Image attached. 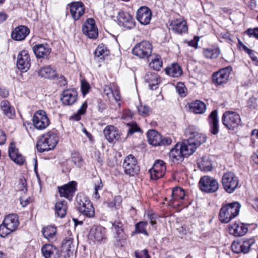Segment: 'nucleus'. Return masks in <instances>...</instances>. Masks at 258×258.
Listing matches in <instances>:
<instances>
[{"label":"nucleus","instance_id":"1","mask_svg":"<svg viewBox=\"0 0 258 258\" xmlns=\"http://www.w3.org/2000/svg\"><path fill=\"white\" fill-rule=\"evenodd\" d=\"M58 142V137L54 131H49L40 137L36 147L40 152L51 150L56 146Z\"/></svg>","mask_w":258,"mask_h":258},{"label":"nucleus","instance_id":"2","mask_svg":"<svg viewBox=\"0 0 258 258\" xmlns=\"http://www.w3.org/2000/svg\"><path fill=\"white\" fill-rule=\"evenodd\" d=\"M240 208V205L236 202L225 205L220 209L219 220L222 223H228L238 215Z\"/></svg>","mask_w":258,"mask_h":258},{"label":"nucleus","instance_id":"3","mask_svg":"<svg viewBox=\"0 0 258 258\" xmlns=\"http://www.w3.org/2000/svg\"><path fill=\"white\" fill-rule=\"evenodd\" d=\"M19 225L18 217L16 214L7 216L0 225V236L5 237L15 231Z\"/></svg>","mask_w":258,"mask_h":258},{"label":"nucleus","instance_id":"4","mask_svg":"<svg viewBox=\"0 0 258 258\" xmlns=\"http://www.w3.org/2000/svg\"><path fill=\"white\" fill-rule=\"evenodd\" d=\"M76 202L79 211L88 217L94 216V209L88 197L83 193L77 195Z\"/></svg>","mask_w":258,"mask_h":258},{"label":"nucleus","instance_id":"5","mask_svg":"<svg viewBox=\"0 0 258 258\" xmlns=\"http://www.w3.org/2000/svg\"><path fill=\"white\" fill-rule=\"evenodd\" d=\"M222 122L223 125L230 130H235L241 125V117L235 111H227L222 115Z\"/></svg>","mask_w":258,"mask_h":258},{"label":"nucleus","instance_id":"6","mask_svg":"<svg viewBox=\"0 0 258 258\" xmlns=\"http://www.w3.org/2000/svg\"><path fill=\"white\" fill-rule=\"evenodd\" d=\"M222 184L225 190L229 194H231L238 186V178L234 173L227 172L222 176Z\"/></svg>","mask_w":258,"mask_h":258},{"label":"nucleus","instance_id":"7","mask_svg":"<svg viewBox=\"0 0 258 258\" xmlns=\"http://www.w3.org/2000/svg\"><path fill=\"white\" fill-rule=\"evenodd\" d=\"M147 136L148 143L154 146L169 145L172 142L170 138L168 137L163 138L154 130L149 131L147 134Z\"/></svg>","mask_w":258,"mask_h":258},{"label":"nucleus","instance_id":"8","mask_svg":"<svg viewBox=\"0 0 258 258\" xmlns=\"http://www.w3.org/2000/svg\"><path fill=\"white\" fill-rule=\"evenodd\" d=\"M200 189L205 192L212 193L216 191L219 188L218 181L210 176H205L199 181Z\"/></svg>","mask_w":258,"mask_h":258},{"label":"nucleus","instance_id":"9","mask_svg":"<svg viewBox=\"0 0 258 258\" xmlns=\"http://www.w3.org/2000/svg\"><path fill=\"white\" fill-rule=\"evenodd\" d=\"M33 123L36 128L43 130L50 124V120L45 111L42 110L37 111L33 117Z\"/></svg>","mask_w":258,"mask_h":258},{"label":"nucleus","instance_id":"10","mask_svg":"<svg viewBox=\"0 0 258 258\" xmlns=\"http://www.w3.org/2000/svg\"><path fill=\"white\" fill-rule=\"evenodd\" d=\"M152 50V44L148 41H144L137 44L133 49L132 53L141 58L150 56Z\"/></svg>","mask_w":258,"mask_h":258},{"label":"nucleus","instance_id":"11","mask_svg":"<svg viewBox=\"0 0 258 258\" xmlns=\"http://www.w3.org/2000/svg\"><path fill=\"white\" fill-rule=\"evenodd\" d=\"M125 174L130 176L137 174L140 171V167L137 164L136 159L132 155H129L124 160L122 164Z\"/></svg>","mask_w":258,"mask_h":258},{"label":"nucleus","instance_id":"12","mask_svg":"<svg viewBox=\"0 0 258 258\" xmlns=\"http://www.w3.org/2000/svg\"><path fill=\"white\" fill-rule=\"evenodd\" d=\"M185 134L189 136L188 139L191 140L193 144L196 145L197 148L205 143L207 140L206 136L199 133L198 128L194 126H189L185 131Z\"/></svg>","mask_w":258,"mask_h":258},{"label":"nucleus","instance_id":"13","mask_svg":"<svg viewBox=\"0 0 258 258\" xmlns=\"http://www.w3.org/2000/svg\"><path fill=\"white\" fill-rule=\"evenodd\" d=\"M118 25L123 28L131 30L135 27L136 22L133 17L128 13L120 12L117 16Z\"/></svg>","mask_w":258,"mask_h":258},{"label":"nucleus","instance_id":"14","mask_svg":"<svg viewBox=\"0 0 258 258\" xmlns=\"http://www.w3.org/2000/svg\"><path fill=\"white\" fill-rule=\"evenodd\" d=\"M231 71L232 68L228 66L213 73L212 75L213 83L218 85L226 84Z\"/></svg>","mask_w":258,"mask_h":258},{"label":"nucleus","instance_id":"15","mask_svg":"<svg viewBox=\"0 0 258 258\" xmlns=\"http://www.w3.org/2000/svg\"><path fill=\"white\" fill-rule=\"evenodd\" d=\"M166 166L162 160H157L153 165V167L149 170L151 178L157 180L164 176L166 171Z\"/></svg>","mask_w":258,"mask_h":258},{"label":"nucleus","instance_id":"16","mask_svg":"<svg viewBox=\"0 0 258 258\" xmlns=\"http://www.w3.org/2000/svg\"><path fill=\"white\" fill-rule=\"evenodd\" d=\"M17 68L22 72H25L30 67V58L27 50H23L18 55Z\"/></svg>","mask_w":258,"mask_h":258},{"label":"nucleus","instance_id":"17","mask_svg":"<svg viewBox=\"0 0 258 258\" xmlns=\"http://www.w3.org/2000/svg\"><path fill=\"white\" fill-rule=\"evenodd\" d=\"M255 243L254 238L245 239L243 240L242 243H232L231 245L233 251L235 253L239 252L243 253H247L249 252L250 248L252 244Z\"/></svg>","mask_w":258,"mask_h":258},{"label":"nucleus","instance_id":"18","mask_svg":"<svg viewBox=\"0 0 258 258\" xmlns=\"http://www.w3.org/2000/svg\"><path fill=\"white\" fill-rule=\"evenodd\" d=\"M151 11L147 7H141L137 12L136 18L142 25H146L149 24L151 21Z\"/></svg>","mask_w":258,"mask_h":258},{"label":"nucleus","instance_id":"19","mask_svg":"<svg viewBox=\"0 0 258 258\" xmlns=\"http://www.w3.org/2000/svg\"><path fill=\"white\" fill-rule=\"evenodd\" d=\"M169 29L175 33L182 34L187 31V26L185 21L181 19H176L171 21Z\"/></svg>","mask_w":258,"mask_h":258},{"label":"nucleus","instance_id":"20","mask_svg":"<svg viewBox=\"0 0 258 258\" xmlns=\"http://www.w3.org/2000/svg\"><path fill=\"white\" fill-rule=\"evenodd\" d=\"M76 186L77 182L73 181L68 184L59 187L58 191L60 196L71 200L76 190Z\"/></svg>","mask_w":258,"mask_h":258},{"label":"nucleus","instance_id":"21","mask_svg":"<svg viewBox=\"0 0 258 258\" xmlns=\"http://www.w3.org/2000/svg\"><path fill=\"white\" fill-rule=\"evenodd\" d=\"M78 93L74 89L64 90L61 94V100L63 104L67 105L73 104L77 100Z\"/></svg>","mask_w":258,"mask_h":258},{"label":"nucleus","instance_id":"22","mask_svg":"<svg viewBox=\"0 0 258 258\" xmlns=\"http://www.w3.org/2000/svg\"><path fill=\"white\" fill-rule=\"evenodd\" d=\"M33 50L37 58H47L49 55L51 49L49 47L48 44L45 43L34 45L33 47Z\"/></svg>","mask_w":258,"mask_h":258},{"label":"nucleus","instance_id":"23","mask_svg":"<svg viewBox=\"0 0 258 258\" xmlns=\"http://www.w3.org/2000/svg\"><path fill=\"white\" fill-rule=\"evenodd\" d=\"M228 230L230 234L234 236H242L247 233L248 228L243 223H235L229 226Z\"/></svg>","mask_w":258,"mask_h":258},{"label":"nucleus","instance_id":"24","mask_svg":"<svg viewBox=\"0 0 258 258\" xmlns=\"http://www.w3.org/2000/svg\"><path fill=\"white\" fill-rule=\"evenodd\" d=\"M105 228L100 225H94L90 230L89 236L91 239L100 241L105 237Z\"/></svg>","mask_w":258,"mask_h":258},{"label":"nucleus","instance_id":"25","mask_svg":"<svg viewBox=\"0 0 258 258\" xmlns=\"http://www.w3.org/2000/svg\"><path fill=\"white\" fill-rule=\"evenodd\" d=\"M70 11L75 20H78L84 13V6L82 2H73L70 4Z\"/></svg>","mask_w":258,"mask_h":258},{"label":"nucleus","instance_id":"26","mask_svg":"<svg viewBox=\"0 0 258 258\" xmlns=\"http://www.w3.org/2000/svg\"><path fill=\"white\" fill-rule=\"evenodd\" d=\"M30 30L25 26L20 25L17 27L12 32V38L17 41H21L25 39L29 34Z\"/></svg>","mask_w":258,"mask_h":258},{"label":"nucleus","instance_id":"27","mask_svg":"<svg viewBox=\"0 0 258 258\" xmlns=\"http://www.w3.org/2000/svg\"><path fill=\"white\" fill-rule=\"evenodd\" d=\"M41 251L45 258H59L60 253L58 249L52 244H45L41 248Z\"/></svg>","mask_w":258,"mask_h":258},{"label":"nucleus","instance_id":"28","mask_svg":"<svg viewBox=\"0 0 258 258\" xmlns=\"http://www.w3.org/2000/svg\"><path fill=\"white\" fill-rule=\"evenodd\" d=\"M39 76L48 79H53L57 77L56 69L51 66H46L38 70Z\"/></svg>","mask_w":258,"mask_h":258},{"label":"nucleus","instance_id":"29","mask_svg":"<svg viewBox=\"0 0 258 258\" xmlns=\"http://www.w3.org/2000/svg\"><path fill=\"white\" fill-rule=\"evenodd\" d=\"M103 133L106 139L109 143L117 141L120 137L118 131L113 125L106 126L104 129Z\"/></svg>","mask_w":258,"mask_h":258},{"label":"nucleus","instance_id":"30","mask_svg":"<svg viewBox=\"0 0 258 258\" xmlns=\"http://www.w3.org/2000/svg\"><path fill=\"white\" fill-rule=\"evenodd\" d=\"M1 108L3 114L8 118L13 119L15 117V110L7 100H3L1 102Z\"/></svg>","mask_w":258,"mask_h":258},{"label":"nucleus","instance_id":"31","mask_svg":"<svg viewBox=\"0 0 258 258\" xmlns=\"http://www.w3.org/2000/svg\"><path fill=\"white\" fill-rule=\"evenodd\" d=\"M185 157L180 148V145L176 144L174 148L170 150L169 158L173 162H181Z\"/></svg>","mask_w":258,"mask_h":258},{"label":"nucleus","instance_id":"32","mask_svg":"<svg viewBox=\"0 0 258 258\" xmlns=\"http://www.w3.org/2000/svg\"><path fill=\"white\" fill-rule=\"evenodd\" d=\"M144 80L148 84L150 89L153 90L156 89V86L159 84L158 76L154 72H147L145 77Z\"/></svg>","mask_w":258,"mask_h":258},{"label":"nucleus","instance_id":"33","mask_svg":"<svg viewBox=\"0 0 258 258\" xmlns=\"http://www.w3.org/2000/svg\"><path fill=\"white\" fill-rule=\"evenodd\" d=\"M192 142L191 140L187 139L184 140L181 145H180V148L182 149V152L185 157L192 154L197 149L196 145H195Z\"/></svg>","mask_w":258,"mask_h":258},{"label":"nucleus","instance_id":"34","mask_svg":"<svg viewBox=\"0 0 258 258\" xmlns=\"http://www.w3.org/2000/svg\"><path fill=\"white\" fill-rule=\"evenodd\" d=\"M103 89L104 94L108 99L114 98L116 102L120 100L119 92L116 87L105 85Z\"/></svg>","mask_w":258,"mask_h":258},{"label":"nucleus","instance_id":"35","mask_svg":"<svg viewBox=\"0 0 258 258\" xmlns=\"http://www.w3.org/2000/svg\"><path fill=\"white\" fill-rule=\"evenodd\" d=\"M9 155L10 158L16 163L21 165L24 162V158L22 155L18 153V150L13 147V143L9 149Z\"/></svg>","mask_w":258,"mask_h":258},{"label":"nucleus","instance_id":"36","mask_svg":"<svg viewBox=\"0 0 258 258\" xmlns=\"http://www.w3.org/2000/svg\"><path fill=\"white\" fill-rule=\"evenodd\" d=\"M209 122L211 126V132L213 135H217L219 132L217 111L213 110L209 116Z\"/></svg>","mask_w":258,"mask_h":258},{"label":"nucleus","instance_id":"37","mask_svg":"<svg viewBox=\"0 0 258 258\" xmlns=\"http://www.w3.org/2000/svg\"><path fill=\"white\" fill-rule=\"evenodd\" d=\"M67 202L65 200L59 201L55 205V213L58 217L63 218L67 213Z\"/></svg>","mask_w":258,"mask_h":258},{"label":"nucleus","instance_id":"38","mask_svg":"<svg viewBox=\"0 0 258 258\" xmlns=\"http://www.w3.org/2000/svg\"><path fill=\"white\" fill-rule=\"evenodd\" d=\"M166 73L172 77H180L182 73V71L180 66L176 63H174L168 66L165 69Z\"/></svg>","mask_w":258,"mask_h":258},{"label":"nucleus","instance_id":"39","mask_svg":"<svg viewBox=\"0 0 258 258\" xmlns=\"http://www.w3.org/2000/svg\"><path fill=\"white\" fill-rule=\"evenodd\" d=\"M42 233L45 238L50 242L56 240V229L54 226H48L43 228Z\"/></svg>","mask_w":258,"mask_h":258},{"label":"nucleus","instance_id":"40","mask_svg":"<svg viewBox=\"0 0 258 258\" xmlns=\"http://www.w3.org/2000/svg\"><path fill=\"white\" fill-rule=\"evenodd\" d=\"M198 165L199 168L204 171H210L212 170V164L211 160L208 157H203L198 160Z\"/></svg>","mask_w":258,"mask_h":258},{"label":"nucleus","instance_id":"41","mask_svg":"<svg viewBox=\"0 0 258 258\" xmlns=\"http://www.w3.org/2000/svg\"><path fill=\"white\" fill-rule=\"evenodd\" d=\"M189 108L191 111L198 114L203 113L206 110L205 104L199 100L190 103Z\"/></svg>","mask_w":258,"mask_h":258},{"label":"nucleus","instance_id":"42","mask_svg":"<svg viewBox=\"0 0 258 258\" xmlns=\"http://www.w3.org/2000/svg\"><path fill=\"white\" fill-rule=\"evenodd\" d=\"M109 50L105 45L101 44L98 46L94 52L95 57L103 59L109 54Z\"/></svg>","mask_w":258,"mask_h":258},{"label":"nucleus","instance_id":"43","mask_svg":"<svg viewBox=\"0 0 258 258\" xmlns=\"http://www.w3.org/2000/svg\"><path fill=\"white\" fill-rule=\"evenodd\" d=\"M62 247L64 250L67 252H72L75 250V245L74 243V239L72 237H68L63 240Z\"/></svg>","mask_w":258,"mask_h":258},{"label":"nucleus","instance_id":"44","mask_svg":"<svg viewBox=\"0 0 258 258\" xmlns=\"http://www.w3.org/2000/svg\"><path fill=\"white\" fill-rule=\"evenodd\" d=\"M171 195L173 201L182 200L185 196V192L181 188L175 187L172 189Z\"/></svg>","mask_w":258,"mask_h":258},{"label":"nucleus","instance_id":"45","mask_svg":"<svg viewBox=\"0 0 258 258\" xmlns=\"http://www.w3.org/2000/svg\"><path fill=\"white\" fill-rule=\"evenodd\" d=\"M149 66L151 68L159 71L162 67V61L161 57L159 55H156L154 58L151 59L149 63Z\"/></svg>","mask_w":258,"mask_h":258},{"label":"nucleus","instance_id":"46","mask_svg":"<svg viewBox=\"0 0 258 258\" xmlns=\"http://www.w3.org/2000/svg\"><path fill=\"white\" fill-rule=\"evenodd\" d=\"M112 230L115 232L116 234L119 236L123 233V224L119 220H115L111 222Z\"/></svg>","mask_w":258,"mask_h":258},{"label":"nucleus","instance_id":"47","mask_svg":"<svg viewBox=\"0 0 258 258\" xmlns=\"http://www.w3.org/2000/svg\"><path fill=\"white\" fill-rule=\"evenodd\" d=\"M220 52V50L218 48L207 49L204 50V54L208 58H215L219 56Z\"/></svg>","mask_w":258,"mask_h":258},{"label":"nucleus","instance_id":"48","mask_svg":"<svg viewBox=\"0 0 258 258\" xmlns=\"http://www.w3.org/2000/svg\"><path fill=\"white\" fill-rule=\"evenodd\" d=\"M96 28L95 22L93 19H88L82 27L83 33H88L92 29Z\"/></svg>","mask_w":258,"mask_h":258},{"label":"nucleus","instance_id":"49","mask_svg":"<svg viewBox=\"0 0 258 258\" xmlns=\"http://www.w3.org/2000/svg\"><path fill=\"white\" fill-rule=\"evenodd\" d=\"M103 188V184L101 179L100 178H97L96 179L94 185V192L93 197L94 199L98 200L100 198L99 190H102Z\"/></svg>","mask_w":258,"mask_h":258},{"label":"nucleus","instance_id":"50","mask_svg":"<svg viewBox=\"0 0 258 258\" xmlns=\"http://www.w3.org/2000/svg\"><path fill=\"white\" fill-rule=\"evenodd\" d=\"M147 224V222L145 221H141L137 223L135 225L136 232L138 233H143L146 235H148V233L146 230Z\"/></svg>","mask_w":258,"mask_h":258},{"label":"nucleus","instance_id":"51","mask_svg":"<svg viewBox=\"0 0 258 258\" xmlns=\"http://www.w3.org/2000/svg\"><path fill=\"white\" fill-rule=\"evenodd\" d=\"M176 89L180 96L184 97L186 95L187 89L183 83L181 82L178 83Z\"/></svg>","mask_w":258,"mask_h":258},{"label":"nucleus","instance_id":"52","mask_svg":"<svg viewBox=\"0 0 258 258\" xmlns=\"http://www.w3.org/2000/svg\"><path fill=\"white\" fill-rule=\"evenodd\" d=\"M72 160L73 163L78 167L81 166L83 160L82 157L77 153H74L72 155Z\"/></svg>","mask_w":258,"mask_h":258},{"label":"nucleus","instance_id":"53","mask_svg":"<svg viewBox=\"0 0 258 258\" xmlns=\"http://www.w3.org/2000/svg\"><path fill=\"white\" fill-rule=\"evenodd\" d=\"M121 198L120 197H115L112 201L107 203L108 206L110 208H118L120 206Z\"/></svg>","mask_w":258,"mask_h":258},{"label":"nucleus","instance_id":"54","mask_svg":"<svg viewBox=\"0 0 258 258\" xmlns=\"http://www.w3.org/2000/svg\"><path fill=\"white\" fill-rule=\"evenodd\" d=\"M127 125L128 126L127 131L128 135H132L135 132H139L140 131V128L136 123H128Z\"/></svg>","mask_w":258,"mask_h":258},{"label":"nucleus","instance_id":"55","mask_svg":"<svg viewBox=\"0 0 258 258\" xmlns=\"http://www.w3.org/2000/svg\"><path fill=\"white\" fill-rule=\"evenodd\" d=\"M139 113L141 115H147L150 110V108L147 105H141L138 107Z\"/></svg>","mask_w":258,"mask_h":258},{"label":"nucleus","instance_id":"56","mask_svg":"<svg viewBox=\"0 0 258 258\" xmlns=\"http://www.w3.org/2000/svg\"><path fill=\"white\" fill-rule=\"evenodd\" d=\"M239 43L241 44L243 50L249 54V55L250 57V58L253 60H256V59H257V57L254 55V54L253 53V51L252 50H251V49H249L248 48H247L245 45H244V44H242L241 42H239Z\"/></svg>","mask_w":258,"mask_h":258},{"label":"nucleus","instance_id":"57","mask_svg":"<svg viewBox=\"0 0 258 258\" xmlns=\"http://www.w3.org/2000/svg\"><path fill=\"white\" fill-rule=\"evenodd\" d=\"M135 255L136 258H150L146 249L143 250L140 252H136Z\"/></svg>","mask_w":258,"mask_h":258},{"label":"nucleus","instance_id":"58","mask_svg":"<svg viewBox=\"0 0 258 258\" xmlns=\"http://www.w3.org/2000/svg\"><path fill=\"white\" fill-rule=\"evenodd\" d=\"M83 33L87 35L89 38L93 39L96 38L98 35V29H97L96 27L94 29H92L88 33Z\"/></svg>","mask_w":258,"mask_h":258},{"label":"nucleus","instance_id":"59","mask_svg":"<svg viewBox=\"0 0 258 258\" xmlns=\"http://www.w3.org/2000/svg\"><path fill=\"white\" fill-rule=\"evenodd\" d=\"M246 33L249 36H253L256 38L258 39V27L254 29H248L246 31Z\"/></svg>","mask_w":258,"mask_h":258},{"label":"nucleus","instance_id":"60","mask_svg":"<svg viewBox=\"0 0 258 258\" xmlns=\"http://www.w3.org/2000/svg\"><path fill=\"white\" fill-rule=\"evenodd\" d=\"M90 86L89 84L86 81H82L81 82V90L84 95L88 92Z\"/></svg>","mask_w":258,"mask_h":258},{"label":"nucleus","instance_id":"61","mask_svg":"<svg viewBox=\"0 0 258 258\" xmlns=\"http://www.w3.org/2000/svg\"><path fill=\"white\" fill-rule=\"evenodd\" d=\"M18 189L25 192L27 191L26 181L25 179H21L18 184Z\"/></svg>","mask_w":258,"mask_h":258},{"label":"nucleus","instance_id":"62","mask_svg":"<svg viewBox=\"0 0 258 258\" xmlns=\"http://www.w3.org/2000/svg\"><path fill=\"white\" fill-rule=\"evenodd\" d=\"M247 106L250 108H255L257 106L256 98L254 97H250L247 101Z\"/></svg>","mask_w":258,"mask_h":258},{"label":"nucleus","instance_id":"63","mask_svg":"<svg viewBox=\"0 0 258 258\" xmlns=\"http://www.w3.org/2000/svg\"><path fill=\"white\" fill-rule=\"evenodd\" d=\"M87 103L86 102H84L81 105L80 109L78 110V114L79 115H82L84 114L87 108Z\"/></svg>","mask_w":258,"mask_h":258},{"label":"nucleus","instance_id":"64","mask_svg":"<svg viewBox=\"0 0 258 258\" xmlns=\"http://www.w3.org/2000/svg\"><path fill=\"white\" fill-rule=\"evenodd\" d=\"M9 92L8 90L3 87H0V96L3 98H6L9 96Z\"/></svg>","mask_w":258,"mask_h":258}]
</instances>
